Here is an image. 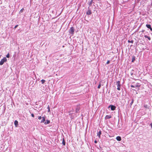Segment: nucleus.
<instances>
[{
    "label": "nucleus",
    "instance_id": "5",
    "mask_svg": "<svg viewBox=\"0 0 152 152\" xmlns=\"http://www.w3.org/2000/svg\"><path fill=\"white\" fill-rule=\"evenodd\" d=\"M146 27L150 29L151 31H152V28L151 27V25L150 24H146Z\"/></svg>",
    "mask_w": 152,
    "mask_h": 152
},
{
    "label": "nucleus",
    "instance_id": "17",
    "mask_svg": "<svg viewBox=\"0 0 152 152\" xmlns=\"http://www.w3.org/2000/svg\"><path fill=\"white\" fill-rule=\"evenodd\" d=\"M144 37L145 38H147L149 40H151V38L150 37L147 36V35H145Z\"/></svg>",
    "mask_w": 152,
    "mask_h": 152
},
{
    "label": "nucleus",
    "instance_id": "10",
    "mask_svg": "<svg viewBox=\"0 0 152 152\" xmlns=\"http://www.w3.org/2000/svg\"><path fill=\"white\" fill-rule=\"evenodd\" d=\"M116 139L118 141H120L121 140V137L120 136H117L116 138Z\"/></svg>",
    "mask_w": 152,
    "mask_h": 152
},
{
    "label": "nucleus",
    "instance_id": "19",
    "mask_svg": "<svg viewBox=\"0 0 152 152\" xmlns=\"http://www.w3.org/2000/svg\"><path fill=\"white\" fill-rule=\"evenodd\" d=\"M134 99H132V101H131V102L130 103V106H131L132 105L133 103L134 102Z\"/></svg>",
    "mask_w": 152,
    "mask_h": 152
},
{
    "label": "nucleus",
    "instance_id": "3",
    "mask_svg": "<svg viewBox=\"0 0 152 152\" xmlns=\"http://www.w3.org/2000/svg\"><path fill=\"white\" fill-rule=\"evenodd\" d=\"M116 85H117V90L119 91L120 90L121 87L120 82L119 81H117L116 82Z\"/></svg>",
    "mask_w": 152,
    "mask_h": 152
},
{
    "label": "nucleus",
    "instance_id": "11",
    "mask_svg": "<svg viewBox=\"0 0 152 152\" xmlns=\"http://www.w3.org/2000/svg\"><path fill=\"white\" fill-rule=\"evenodd\" d=\"M101 134V131H99V132L97 134V136L99 137V138H100V136Z\"/></svg>",
    "mask_w": 152,
    "mask_h": 152
},
{
    "label": "nucleus",
    "instance_id": "35",
    "mask_svg": "<svg viewBox=\"0 0 152 152\" xmlns=\"http://www.w3.org/2000/svg\"><path fill=\"white\" fill-rule=\"evenodd\" d=\"M133 73L132 72H131V75H133Z\"/></svg>",
    "mask_w": 152,
    "mask_h": 152
},
{
    "label": "nucleus",
    "instance_id": "34",
    "mask_svg": "<svg viewBox=\"0 0 152 152\" xmlns=\"http://www.w3.org/2000/svg\"><path fill=\"white\" fill-rule=\"evenodd\" d=\"M145 31V30H142L141 31H142V32H144Z\"/></svg>",
    "mask_w": 152,
    "mask_h": 152
},
{
    "label": "nucleus",
    "instance_id": "9",
    "mask_svg": "<svg viewBox=\"0 0 152 152\" xmlns=\"http://www.w3.org/2000/svg\"><path fill=\"white\" fill-rule=\"evenodd\" d=\"M111 118V116L110 115H106L105 118V119H109Z\"/></svg>",
    "mask_w": 152,
    "mask_h": 152
},
{
    "label": "nucleus",
    "instance_id": "20",
    "mask_svg": "<svg viewBox=\"0 0 152 152\" xmlns=\"http://www.w3.org/2000/svg\"><path fill=\"white\" fill-rule=\"evenodd\" d=\"M66 144V142L65 141H64V140L63 139L62 141V144L63 145H65Z\"/></svg>",
    "mask_w": 152,
    "mask_h": 152
},
{
    "label": "nucleus",
    "instance_id": "30",
    "mask_svg": "<svg viewBox=\"0 0 152 152\" xmlns=\"http://www.w3.org/2000/svg\"><path fill=\"white\" fill-rule=\"evenodd\" d=\"M31 115L32 117L33 118L34 117V115L33 113L31 114Z\"/></svg>",
    "mask_w": 152,
    "mask_h": 152
},
{
    "label": "nucleus",
    "instance_id": "27",
    "mask_svg": "<svg viewBox=\"0 0 152 152\" xmlns=\"http://www.w3.org/2000/svg\"><path fill=\"white\" fill-rule=\"evenodd\" d=\"M110 62V61L109 60H108L106 63L107 64H109Z\"/></svg>",
    "mask_w": 152,
    "mask_h": 152
},
{
    "label": "nucleus",
    "instance_id": "1",
    "mask_svg": "<svg viewBox=\"0 0 152 152\" xmlns=\"http://www.w3.org/2000/svg\"><path fill=\"white\" fill-rule=\"evenodd\" d=\"M74 31L75 29L73 27H71L70 29L69 30V32L70 34H71L72 36L74 34Z\"/></svg>",
    "mask_w": 152,
    "mask_h": 152
},
{
    "label": "nucleus",
    "instance_id": "6",
    "mask_svg": "<svg viewBox=\"0 0 152 152\" xmlns=\"http://www.w3.org/2000/svg\"><path fill=\"white\" fill-rule=\"evenodd\" d=\"M91 11L89 10L87 12H86V14L88 15H90L91 14Z\"/></svg>",
    "mask_w": 152,
    "mask_h": 152
},
{
    "label": "nucleus",
    "instance_id": "29",
    "mask_svg": "<svg viewBox=\"0 0 152 152\" xmlns=\"http://www.w3.org/2000/svg\"><path fill=\"white\" fill-rule=\"evenodd\" d=\"M131 86L132 88H135V86H134L133 85H131Z\"/></svg>",
    "mask_w": 152,
    "mask_h": 152
},
{
    "label": "nucleus",
    "instance_id": "33",
    "mask_svg": "<svg viewBox=\"0 0 152 152\" xmlns=\"http://www.w3.org/2000/svg\"><path fill=\"white\" fill-rule=\"evenodd\" d=\"M94 142H95V143H97V141H96V140H95V141H94Z\"/></svg>",
    "mask_w": 152,
    "mask_h": 152
},
{
    "label": "nucleus",
    "instance_id": "32",
    "mask_svg": "<svg viewBox=\"0 0 152 152\" xmlns=\"http://www.w3.org/2000/svg\"><path fill=\"white\" fill-rule=\"evenodd\" d=\"M150 126H151V128L152 129V123H151V124H150Z\"/></svg>",
    "mask_w": 152,
    "mask_h": 152
},
{
    "label": "nucleus",
    "instance_id": "21",
    "mask_svg": "<svg viewBox=\"0 0 152 152\" xmlns=\"http://www.w3.org/2000/svg\"><path fill=\"white\" fill-rule=\"evenodd\" d=\"M47 108L48 109V112H50V107L49 105H48Z\"/></svg>",
    "mask_w": 152,
    "mask_h": 152
},
{
    "label": "nucleus",
    "instance_id": "4",
    "mask_svg": "<svg viewBox=\"0 0 152 152\" xmlns=\"http://www.w3.org/2000/svg\"><path fill=\"white\" fill-rule=\"evenodd\" d=\"M109 107H110L112 110H114L115 109L116 107L113 105H110Z\"/></svg>",
    "mask_w": 152,
    "mask_h": 152
},
{
    "label": "nucleus",
    "instance_id": "23",
    "mask_svg": "<svg viewBox=\"0 0 152 152\" xmlns=\"http://www.w3.org/2000/svg\"><path fill=\"white\" fill-rule=\"evenodd\" d=\"M45 81L44 80H41V82L42 84H43L45 82Z\"/></svg>",
    "mask_w": 152,
    "mask_h": 152
},
{
    "label": "nucleus",
    "instance_id": "14",
    "mask_svg": "<svg viewBox=\"0 0 152 152\" xmlns=\"http://www.w3.org/2000/svg\"><path fill=\"white\" fill-rule=\"evenodd\" d=\"M50 123V121L49 120H47L46 121L44 122V124H48Z\"/></svg>",
    "mask_w": 152,
    "mask_h": 152
},
{
    "label": "nucleus",
    "instance_id": "7",
    "mask_svg": "<svg viewBox=\"0 0 152 152\" xmlns=\"http://www.w3.org/2000/svg\"><path fill=\"white\" fill-rule=\"evenodd\" d=\"M14 124L16 127H17L18 125V122L17 121L15 120L14 121Z\"/></svg>",
    "mask_w": 152,
    "mask_h": 152
},
{
    "label": "nucleus",
    "instance_id": "16",
    "mask_svg": "<svg viewBox=\"0 0 152 152\" xmlns=\"http://www.w3.org/2000/svg\"><path fill=\"white\" fill-rule=\"evenodd\" d=\"M144 37L145 38H147L149 40H151V38L150 37L147 36V35H145Z\"/></svg>",
    "mask_w": 152,
    "mask_h": 152
},
{
    "label": "nucleus",
    "instance_id": "12",
    "mask_svg": "<svg viewBox=\"0 0 152 152\" xmlns=\"http://www.w3.org/2000/svg\"><path fill=\"white\" fill-rule=\"evenodd\" d=\"M42 120L41 121V123L44 122L45 121V118L44 117H42Z\"/></svg>",
    "mask_w": 152,
    "mask_h": 152
},
{
    "label": "nucleus",
    "instance_id": "26",
    "mask_svg": "<svg viewBox=\"0 0 152 152\" xmlns=\"http://www.w3.org/2000/svg\"><path fill=\"white\" fill-rule=\"evenodd\" d=\"M6 57L7 58H9L10 57V54L9 53H8L6 55Z\"/></svg>",
    "mask_w": 152,
    "mask_h": 152
},
{
    "label": "nucleus",
    "instance_id": "22",
    "mask_svg": "<svg viewBox=\"0 0 152 152\" xmlns=\"http://www.w3.org/2000/svg\"><path fill=\"white\" fill-rule=\"evenodd\" d=\"M24 8H22V9L20 10V11L19 12V13L20 14L21 13H22V12H23V10H24Z\"/></svg>",
    "mask_w": 152,
    "mask_h": 152
},
{
    "label": "nucleus",
    "instance_id": "25",
    "mask_svg": "<svg viewBox=\"0 0 152 152\" xmlns=\"http://www.w3.org/2000/svg\"><path fill=\"white\" fill-rule=\"evenodd\" d=\"M101 87V83L100 82L99 83V84L97 88L99 89Z\"/></svg>",
    "mask_w": 152,
    "mask_h": 152
},
{
    "label": "nucleus",
    "instance_id": "15",
    "mask_svg": "<svg viewBox=\"0 0 152 152\" xmlns=\"http://www.w3.org/2000/svg\"><path fill=\"white\" fill-rule=\"evenodd\" d=\"M135 56H133L132 58V62H134V61H135Z\"/></svg>",
    "mask_w": 152,
    "mask_h": 152
},
{
    "label": "nucleus",
    "instance_id": "28",
    "mask_svg": "<svg viewBox=\"0 0 152 152\" xmlns=\"http://www.w3.org/2000/svg\"><path fill=\"white\" fill-rule=\"evenodd\" d=\"M42 118V117L41 116H39L38 117V119L39 120H40V119H41Z\"/></svg>",
    "mask_w": 152,
    "mask_h": 152
},
{
    "label": "nucleus",
    "instance_id": "31",
    "mask_svg": "<svg viewBox=\"0 0 152 152\" xmlns=\"http://www.w3.org/2000/svg\"><path fill=\"white\" fill-rule=\"evenodd\" d=\"M18 26V25H16L15 27H14V28H16Z\"/></svg>",
    "mask_w": 152,
    "mask_h": 152
},
{
    "label": "nucleus",
    "instance_id": "18",
    "mask_svg": "<svg viewBox=\"0 0 152 152\" xmlns=\"http://www.w3.org/2000/svg\"><path fill=\"white\" fill-rule=\"evenodd\" d=\"M134 86H135V88H136L140 87V85H139L138 83H137L134 85Z\"/></svg>",
    "mask_w": 152,
    "mask_h": 152
},
{
    "label": "nucleus",
    "instance_id": "8",
    "mask_svg": "<svg viewBox=\"0 0 152 152\" xmlns=\"http://www.w3.org/2000/svg\"><path fill=\"white\" fill-rule=\"evenodd\" d=\"M93 0H91L89 2L88 4L89 6H91L93 4H94V2L93 1Z\"/></svg>",
    "mask_w": 152,
    "mask_h": 152
},
{
    "label": "nucleus",
    "instance_id": "13",
    "mask_svg": "<svg viewBox=\"0 0 152 152\" xmlns=\"http://www.w3.org/2000/svg\"><path fill=\"white\" fill-rule=\"evenodd\" d=\"M80 108L79 107H77L76 109V113H78L79 111Z\"/></svg>",
    "mask_w": 152,
    "mask_h": 152
},
{
    "label": "nucleus",
    "instance_id": "24",
    "mask_svg": "<svg viewBox=\"0 0 152 152\" xmlns=\"http://www.w3.org/2000/svg\"><path fill=\"white\" fill-rule=\"evenodd\" d=\"M128 42L129 43L131 42L132 43H133V42L134 41L133 40H131V41L128 40Z\"/></svg>",
    "mask_w": 152,
    "mask_h": 152
},
{
    "label": "nucleus",
    "instance_id": "2",
    "mask_svg": "<svg viewBox=\"0 0 152 152\" xmlns=\"http://www.w3.org/2000/svg\"><path fill=\"white\" fill-rule=\"evenodd\" d=\"M7 61V59L6 57H4L3 58L1 59L0 61V65H2L4 62H6Z\"/></svg>",
    "mask_w": 152,
    "mask_h": 152
}]
</instances>
